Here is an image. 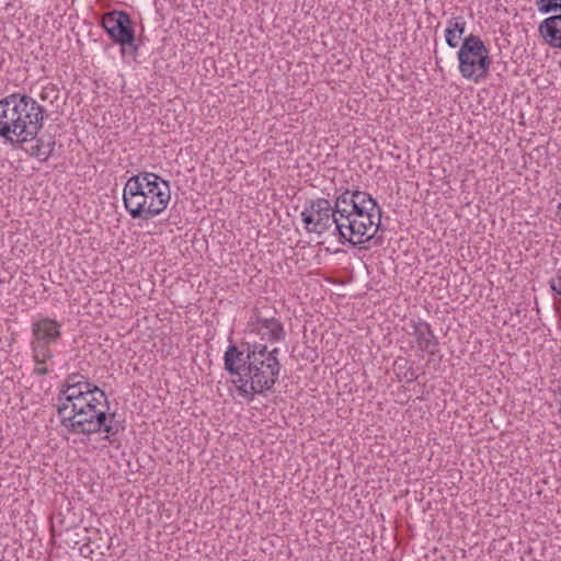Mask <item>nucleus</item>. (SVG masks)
<instances>
[{
  "instance_id": "1",
  "label": "nucleus",
  "mask_w": 561,
  "mask_h": 561,
  "mask_svg": "<svg viewBox=\"0 0 561 561\" xmlns=\"http://www.w3.org/2000/svg\"><path fill=\"white\" fill-rule=\"evenodd\" d=\"M43 119L44 108L31 96L14 93L0 100V137L19 142L30 156L46 160L54 144L36 138Z\"/></svg>"
},
{
  "instance_id": "2",
  "label": "nucleus",
  "mask_w": 561,
  "mask_h": 561,
  "mask_svg": "<svg viewBox=\"0 0 561 561\" xmlns=\"http://www.w3.org/2000/svg\"><path fill=\"white\" fill-rule=\"evenodd\" d=\"M337 231L352 245L373 239L380 227L381 208L366 192L345 190L335 198Z\"/></svg>"
},
{
  "instance_id": "3",
  "label": "nucleus",
  "mask_w": 561,
  "mask_h": 561,
  "mask_svg": "<svg viewBox=\"0 0 561 561\" xmlns=\"http://www.w3.org/2000/svg\"><path fill=\"white\" fill-rule=\"evenodd\" d=\"M170 198L169 182L151 172L129 178L123 192L125 208L133 219L154 218L167 208Z\"/></svg>"
},
{
  "instance_id": "4",
  "label": "nucleus",
  "mask_w": 561,
  "mask_h": 561,
  "mask_svg": "<svg viewBox=\"0 0 561 561\" xmlns=\"http://www.w3.org/2000/svg\"><path fill=\"white\" fill-rule=\"evenodd\" d=\"M277 354L276 347L268 351L265 344H252L249 365L243 369L242 382L238 386L243 396L252 397L273 387L280 369Z\"/></svg>"
},
{
  "instance_id": "5",
  "label": "nucleus",
  "mask_w": 561,
  "mask_h": 561,
  "mask_svg": "<svg viewBox=\"0 0 561 561\" xmlns=\"http://www.w3.org/2000/svg\"><path fill=\"white\" fill-rule=\"evenodd\" d=\"M108 404L105 393L93 386L84 390V394L70 403H59L57 407L60 421H106Z\"/></svg>"
},
{
  "instance_id": "6",
  "label": "nucleus",
  "mask_w": 561,
  "mask_h": 561,
  "mask_svg": "<svg viewBox=\"0 0 561 561\" xmlns=\"http://www.w3.org/2000/svg\"><path fill=\"white\" fill-rule=\"evenodd\" d=\"M458 60L461 76L474 82L488 76L492 62L489 49L482 39L473 34L463 39L458 51Z\"/></svg>"
},
{
  "instance_id": "7",
  "label": "nucleus",
  "mask_w": 561,
  "mask_h": 561,
  "mask_svg": "<svg viewBox=\"0 0 561 561\" xmlns=\"http://www.w3.org/2000/svg\"><path fill=\"white\" fill-rule=\"evenodd\" d=\"M337 215L335 205L332 206L325 198L311 201L309 207H306L301 213L306 229L318 234H322L331 228L335 229Z\"/></svg>"
},
{
  "instance_id": "8",
  "label": "nucleus",
  "mask_w": 561,
  "mask_h": 561,
  "mask_svg": "<svg viewBox=\"0 0 561 561\" xmlns=\"http://www.w3.org/2000/svg\"><path fill=\"white\" fill-rule=\"evenodd\" d=\"M103 28L110 37L122 47L130 46L137 50L135 44V31L133 21L128 13L124 11H111L103 15L101 22Z\"/></svg>"
},
{
  "instance_id": "9",
  "label": "nucleus",
  "mask_w": 561,
  "mask_h": 561,
  "mask_svg": "<svg viewBox=\"0 0 561 561\" xmlns=\"http://www.w3.org/2000/svg\"><path fill=\"white\" fill-rule=\"evenodd\" d=\"M121 431H124L122 423H60L59 433L66 439H69L68 435L70 433L83 434L87 436L88 440H90L92 435L105 433L106 435L103 439H107L113 443L111 437Z\"/></svg>"
},
{
  "instance_id": "10",
  "label": "nucleus",
  "mask_w": 561,
  "mask_h": 561,
  "mask_svg": "<svg viewBox=\"0 0 561 561\" xmlns=\"http://www.w3.org/2000/svg\"><path fill=\"white\" fill-rule=\"evenodd\" d=\"M252 331L260 335L262 341L278 342L285 339V330L279 319L257 314L252 323Z\"/></svg>"
},
{
  "instance_id": "11",
  "label": "nucleus",
  "mask_w": 561,
  "mask_h": 561,
  "mask_svg": "<svg viewBox=\"0 0 561 561\" xmlns=\"http://www.w3.org/2000/svg\"><path fill=\"white\" fill-rule=\"evenodd\" d=\"M251 351L252 345L247 343V351H241L236 345H231L225 353V368L237 377L233 381L239 382V385L242 382L243 369L249 365Z\"/></svg>"
},
{
  "instance_id": "12",
  "label": "nucleus",
  "mask_w": 561,
  "mask_h": 561,
  "mask_svg": "<svg viewBox=\"0 0 561 561\" xmlns=\"http://www.w3.org/2000/svg\"><path fill=\"white\" fill-rule=\"evenodd\" d=\"M32 334V341L51 344L61 335L60 325L53 319L44 318L33 323Z\"/></svg>"
},
{
  "instance_id": "13",
  "label": "nucleus",
  "mask_w": 561,
  "mask_h": 561,
  "mask_svg": "<svg viewBox=\"0 0 561 561\" xmlns=\"http://www.w3.org/2000/svg\"><path fill=\"white\" fill-rule=\"evenodd\" d=\"M539 33L548 45L561 49V14L543 20Z\"/></svg>"
},
{
  "instance_id": "14",
  "label": "nucleus",
  "mask_w": 561,
  "mask_h": 561,
  "mask_svg": "<svg viewBox=\"0 0 561 561\" xmlns=\"http://www.w3.org/2000/svg\"><path fill=\"white\" fill-rule=\"evenodd\" d=\"M50 344L41 342H31L32 358L35 363L34 374L44 376L49 373L45 366L46 362L53 358V352L49 348Z\"/></svg>"
},
{
  "instance_id": "15",
  "label": "nucleus",
  "mask_w": 561,
  "mask_h": 561,
  "mask_svg": "<svg viewBox=\"0 0 561 561\" xmlns=\"http://www.w3.org/2000/svg\"><path fill=\"white\" fill-rule=\"evenodd\" d=\"M415 336L419 347L428 354H435L437 351V339L431 330L430 324L420 323L415 327Z\"/></svg>"
},
{
  "instance_id": "16",
  "label": "nucleus",
  "mask_w": 561,
  "mask_h": 561,
  "mask_svg": "<svg viewBox=\"0 0 561 561\" xmlns=\"http://www.w3.org/2000/svg\"><path fill=\"white\" fill-rule=\"evenodd\" d=\"M61 393L64 396V401L60 400V403H70L75 399L84 394V388L65 385V389L61 391Z\"/></svg>"
},
{
  "instance_id": "17",
  "label": "nucleus",
  "mask_w": 561,
  "mask_h": 561,
  "mask_svg": "<svg viewBox=\"0 0 561 561\" xmlns=\"http://www.w3.org/2000/svg\"><path fill=\"white\" fill-rule=\"evenodd\" d=\"M39 98L44 102H49L50 104H54V102L59 99V90L54 84H47L43 87Z\"/></svg>"
},
{
  "instance_id": "18",
  "label": "nucleus",
  "mask_w": 561,
  "mask_h": 561,
  "mask_svg": "<svg viewBox=\"0 0 561 561\" xmlns=\"http://www.w3.org/2000/svg\"><path fill=\"white\" fill-rule=\"evenodd\" d=\"M66 386L83 387L84 390L93 389L87 378L80 374H71L66 379Z\"/></svg>"
},
{
  "instance_id": "19",
  "label": "nucleus",
  "mask_w": 561,
  "mask_h": 561,
  "mask_svg": "<svg viewBox=\"0 0 561 561\" xmlns=\"http://www.w3.org/2000/svg\"><path fill=\"white\" fill-rule=\"evenodd\" d=\"M537 5L539 11L543 13L561 11V3H558L556 0H537Z\"/></svg>"
},
{
  "instance_id": "20",
  "label": "nucleus",
  "mask_w": 561,
  "mask_h": 561,
  "mask_svg": "<svg viewBox=\"0 0 561 561\" xmlns=\"http://www.w3.org/2000/svg\"><path fill=\"white\" fill-rule=\"evenodd\" d=\"M466 22L461 16L451 18L448 21V26L446 30H451L453 32H456L458 35H462L465 33Z\"/></svg>"
},
{
  "instance_id": "21",
  "label": "nucleus",
  "mask_w": 561,
  "mask_h": 561,
  "mask_svg": "<svg viewBox=\"0 0 561 561\" xmlns=\"http://www.w3.org/2000/svg\"><path fill=\"white\" fill-rule=\"evenodd\" d=\"M462 35H458L456 32H453L451 30H446L445 32V39L449 47H457L459 45V41Z\"/></svg>"
},
{
  "instance_id": "22",
  "label": "nucleus",
  "mask_w": 561,
  "mask_h": 561,
  "mask_svg": "<svg viewBox=\"0 0 561 561\" xmlns=\"http://www.w3.org/2000/svg\"><path fill=\"white\" fill-rule=\"evenodd\" d=\"M404 378L407 379L408 382H411V381L415 380L416 376L413 371H411L410 376H408V373H405Z\"/></svg>"
},
{
  "instance_id": "23",
  "label": "nucleus",
  "mask_w": 561,
  "mask_h": 561,
  "mask_svg": "<svg viewBox=\"0 0 561 561\" xmlns=\"http://www.w3.org/2000/svg\"><path fill=\"white\" fill-rule=\"evenodd\" d=\"M558 3H561V0H556Z\"/></svg>"
},
{
  "instance_id": "24",
  "label": "nucleus",
  "mask_w": 561,
  "mask_h": 561,
  "mask_svg": "<svg viewBox=\"0 0 561 561\" xmlns=\"http://www.w3.org/2000/svg\"><path fill=\"white\" fill-rule=\"evenodd\" d=\"M559 207L561 208V204H560V206H559Z\"/></svg>"
}]
</instances>
